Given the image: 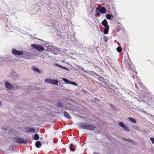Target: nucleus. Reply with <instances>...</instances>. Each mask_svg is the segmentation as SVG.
Segmentation results:
<instances>
[{
    "mask_svg": "<svg viewBox=\"0 0 154 154\" xmlns=\"http://www.w3.org/2000/svg\"><path fill=\"white\" fill-rule=\"evenodd\" d=\"M150 139L151 141H152V143H154V138L152 137H151L150 138Z\"/></svg>",
    "mask_w": 154,
    "mask_h": 154,
    "instance_id": "nucleus-25",
    "label": "nucleus"
},
{
    "mask_svg": "<svg viewBox=\"0 0 154 154\" xmlns=\"http://www.w3.org/2000/svg\"><path fill=\"white\" fill-rule=\"evenodd\" d=\"M53 84L55 85H58V81L56 80H54Z\"/></svg>",
    "mask_w": 154,
    "mask_h": 154,
    "instance_id": "nucleus-20",
    "label": "nucleus"
},
{
    "mask_svg": "<svg viewBox=\"0 0 154 154\" xmlns=\"http://www.w3.org/2000/svg\"><path fill=\"white\" fill-rule=\"evenodd\" d=\"M31 46L34 48L39 51H44V48L42 45L33 44Z\"/></svg>",
    "mask_w": 154,
    "mask_h": 154,
    "instance_id": "nucleus-2",
    "label": "nucleus"
},
{
    "mask_svg": "<svg viewBox=\"0 0 154 154\" xmlns=\"http://www.w3.org/2000/svg\"><path fill=\"white\" fill-rule=\"evenodd\" d=\"M105 29L103 30V33L104 34H106L108 33L109 29V26L105 27Z\"/></svg>",
    "mask_w": 154,
    "mask_h": 154,
    "instance_id": "nucleus-11",
    "label": "nucleus"
},
{
    "mask_svg": "<svg viewBox=\"0 0 154 154\" xmlns=\"http://www.w3.org/2000/svg\"><path fill=\"white\" fill-rule=\"evenodd\" d=\"M118 125L119 126L123 128V129L127 131H129V129L127 126L125 125L122 122H120L119 123Z\"/></svg>",
    "mask_w": 154,
    "mask_h": 154,
    "instance_id": "nucleus-5",
    "label": "nucleus"
},
{
    "mask_svg": "<svg viewBox=\"0 0 154 154\" xmlns=\"http://www.w3.org/2000/svg\"><path fill=\"white\" fill-rule=\"evenodd\" d=\"M126 140L128 141L129 142H130L131 141V140H129V139H128V140L126 139Z\"/></svg>",
    "mask_w": 154,
    "mask_h": 154,
    "instance_id": "nucleus-30",
    "label": "nucleus"
},
{
    "mask_svg": "<svg viewBox=\"0 0 154 154\" xmlns=\"http://www.w3.org/2000/svg\"><path fill=\"white\" fill-rule=\"evenodd\" d=\"M100 11L99 9L97 8L96 9V14L95 15V16L96 17H97V16H100Z\"/></svg>",
    "mask_w": 154,
    "mask_h": 154,
    "instance_id": "nucleus-15",
    "label": "nucleus"
},
{
    "mask_svg": "<svg viewBox=\"0 0 154 154\" xmlns=\"http://www.w3.org/2000/svg\"><path fill=\"white\" fill-rule=\"evenodd\" d=\"M116 50L119 53L121 52L122 51V49L121 47H118L117 48Z\"/></svg>",
    "mask_w": 154,
    "mask_h": 154,
    "instance_id": "nucleus-22",
    "label": "nucleus"
},
{
    "mask_svg": "<svg viewBox=\"0 0 154 154\" xmlns=\"http://www.w3.org/2000/svg\"><path fill=\"white\" fill-rule=\"evenodd\" d=\"M101 13L104 14L106 12V9L104 7H102L99 9Z\"/></svg>",
    "mask_w": 154,
    "mask_h": 154,
    "instance_id": "nucleus-8",
    "label": "nucleus"
},
{
    "mask_svg": "<svg viewBox=\"0 0 154 154\" xmlns=\"http://www.w3.org/2000/svg\"><path fill=\"white\" fill-rule=\"evenodd\" d=\"M60 106H61L62 105V104H61V103H60Z\"/></svg>",
    "mask_w": 154,
    "mask_h": 154,
    "instance_id": "nucleus-32",
    "label": "nucleus"
},
{
    "mask_svg": "<svg viewBox=\"0 0 154 154\" xmlns=\"http://www.w3.org/2000/svg\"><path fill=\"white\" fill-rule=\"evenodd\" d=\"M42 145V143L39 141H37L35 143V146L37 148L40 147Z\"/></svg>",
    "mask_w": 154,
    "mask_h": 154,
    "instance_id": "nucleus-10",
    "label": "nucleus"
},
{
    "mask_svg": "<svg viewBox=\"0 0 154 154\" xmlns=\"http://www.w3.org/2000/svg\"><path fill=\"white\" fill-rule=\"evenodd\" d=\"M39 138V135L37 134H35L34 136V139L35 140H38Z\"/></svg>",
    "mask_w": 154,
    "mask_h": 154,
    "instance_id": "nucleus-19",
    "label": "nucleus"
},
{
    "mask_svg": "<svg viewBox=\"0 0 154 154\" xmlns=\"http://www.w3.org/2000/svg\"><path fill=\"white\" fill-rule=\"evenodd\" d=\"M70 84L73 85H75V86H77V84L76 83H75V82H72L71 81V82H70Z\"/></svg>",
    "mask_w": 154,
    "mask_h": 154,
    "instance_id": "nucleus-23",
    "label": "nucleus"
},
{
    "mask_svg": "<svg viewBox=\"0 0 154 154\" xmlns=\"http://www.w3.org/2000/svg\"><path fill=\"white\" fill-rule=\"evenodd\" d=\"M81 128L88 130H93L96 128V127L87 124H82L80 125Z\"/></svg>",
    "mask_w": 154,
    "mask_h": 154,
    "instance_id": "nucleus-1",
    "label": "nucleus"
},
{
    "mask_svg": "<svg viewBox=\"0 0 154 154\" xmlns=\"http://www.w3.org/2000/svg\"><path fill=\"white\" fill-rule=\"evenodd\" d=\"M83 71L85 73H88V71L87 70H85L84 69V70H83Z\"/></svg>",
    "mask_w": 154,
    "mask_h": 154,
    "instance_id": "nucleus-28",
    "label": "nucleus"
},
{
    "mask_svg": "<svg viewBox=\"0 0 154 154\" xmlns=\"http://www.w3.org/2000/svg\"><path fill=\"white\" fill-rule=\"evenodd\" d=\"M63 113L64 116L67 118L70 119L71 118L70 115L67 112L65 111Z\"/></svg>",
    "mask_w": 154,
    "mask_h": 154,
    "instance_id": "nucleus-12",
    "label": "nucleus"
},
{
    "mask_svg": "<svg viewBox=\"0 0 154 154\" xmlns=\"http://www.w3.org/2000/svg\"><path fill=\"white\" fill-rule=\"evenodd\" d=\"M106 18L108 20H111V17L110 14H107L106 15Z\"/></svg>",
    "mask_w": 154,
    "mask_h": 154,
    "instance_id": "nucleus-21",
    "label": "nucleus"
},
{
    "mask_svg": "<svg viewBox=\"0 0 154 154\" xmlns=\"http://www.w3.org/2000/svg\"><path fill=\"white\" fill-rule=\"evenodd\" d=\"M32 69L33 71L37 72L39 73H41V71H40L38 68L35 67H33Z\"/></svg>",
    "mask_w": 154,
    "mask_h": 154,
    "instance_id": "nucleus-16",
    "label": "nucleus"
},
{
    "mask_svg": "<svg viewBox=\"0 0 154 154\" xmlns=\"http://www.w3.org/2000/svg\"><path fill=\"white\" fill-rule=\"evenodd\" d=\"M78 69L81 70V71H83V70H84V69L81 66L79 67Z\"/></svg>",
    "mask_w": 154,
    "mask_h": 154,
    "instance_id": "nucleus-26",
    "label": "nucleus"
},
{
    "mask_svg": "<svg viewBox=\"0 0 154 154\" xmlns=\"http://www.w3.org/2000/svg\"><path fill=\"white\" fill-rule=\"evenodd\" d=\"M63 80L64 81L65 83L66 84H70V82H71V81H69L68 80V79H65V78H63Z\"/></svg>",
    "mask_w": 154,
    "mask_h": 154,
    "instance_id": "nucleus-18",
    "label": "nucleus"
},
{
    "mask_svg": "<svg viewBox=\"0 0 154 154\" xmlns=\"http://www.w3.org/2000/svg\"><path fill=\"white\" fill-rule=\"evenodd\" d=\"M16 142L19 143H27V141L23 138H20L17 137L16 138Z\"/></svg>",
    "mask_w": 154,
    "mask_h": 154,
    "instance_id": "nucleus-3",
    "label": "nucleus"
},
{
    "mask_svg": "<svg viewBox=\"0 0 154 154\" xmlns=\"http://www.w3.org/2000/svg\"><path fill=\"white\" fill-rule=\"evenodd\" d=\"M103 40L105 42H107L108 40V38L106 36H104L103 37Z\"/></svg>",
    "mask_w": 154,
    "mask_h": 154,
    "instance_id": "nucleus-24",
    "label": "nucleus"
},
{
    "mask_svg": "<svg viewBox=\"0 0 154 154\" xmlns=\"http://www.w3.org/2000/svg\"><path fill=\"white\" fill-rule=\"evenodd\" d=\"M27 131L28 132L35 133V130L32 128H27Z\"/></svg>",
    "mask_w": 154,
    "mask_h": 154,
    "instance_id": "nucleus-14",
    "label": "nucleus"
},
{
    "mask_svg": "<svg viewBox=\"0 0 154 154\" xmlns=\"http://www.w3.org/2000/svg\"><path fill=\"white\" fill-rule=\"evenodd\" d=\"M70 150L72 151H74L75 150V148H72L71 146L70 147Z\"/></svg>",
    "mask_w": 154,
    "mask_h": 154,
    "instance_id": "nucleus-27",
    "label": "nucleus"
},
{
    "mask_svg": "<svg viewBox=\"0 0 154 154\" xmlns=\"http://www.w3.org/2000/svg\"><path fill=\"white\" fill-rule=\"evenodd\" d=\"M2 103L1 101H0V106H1L2 105Z\"/></svg>",
    "mask_w": 154,
    "mask_h": 154,
    "instance_id": "nucleus-29",
    "label": "nucleus"
},
{
    "mask_svg": "<svg viewBox=\"0 0 154 154\" xmlns=\"http://www.w3.org/2000/svg\"><path fill=\"white\" fill-rule=\"evenodd\" d=\"M12 53L15 55L20 56L23 55V52L22 51H17L15 49H13L12 50Z\"/></svg>",
    "mask_w": 154,
    "mask_h": 154,
    "instance_id": "nucleus-4",
    "label": "nucleus"
},
{
    "mask_svg": "<svg viewBox=\"0 0 154 154\" xmlns=\"http://www.w3.org/2000/svg\"><path fill=\"white\" fill-rule=\"evenodd\" d=\"M129 120L131 122H132L133 123H136V120L133 119L131 117H129L128 118Z\"/></svg>",
    "mask_w": 154,
    "mask_h": 154,
    "instance_id": "nucleus-17",
    "label": "nucleus"
},
{
    "mask_svg": "<svg viewBox=\"0 0 154 154\" xmlns=\"http://www.w3.org/2000/svg\"><path fill=\"white\" fill-rule=\"evenodd\" d=\"M133 72H134V73H135V74H137V72L136 71H135V72L134 71Z\"/></svg>",
    "mask_w": 154,
    "mask_h": 154,
    "instance_id": "nucleus-31",
    "label": "nucleus"
},
{
    "mask_svg": "<svg viewBox=\"0 0 154 154\" xmlns=\"http://www.w3.org/2000/svg\"><path fill=\"white\" fill-rule=\"evenodd\" d=\"M53 79H47L45 80V82L53 84Z\"/></svg>",
    "mask_w": 154,
    "mask_h": 154,
    "instance_id": "nucleus-13",
    "label": "nucleus"
},
{
    "mask_svg": "<svg viewBox=\"0 0 154 154\" xmlns=\"http://www.w3.org/2000/svg\"><path fill=\"white\" fill-rule=\"evenodd\" d=\"M55 66L58 67H59L60 68L66 70H69V69L66 67H64L63 66H61L60 65H59L57 64H55Z\"/></svg>",
    "mask_w": 154,
    "mask_h": 154,
    "instance_id": "nucleus-9",
    "label": "nucleus"
},
{
    "mask_svg": "<svg viewBox=\"0 0 154 154\" xmlns=\"http://www.w3.org/2000/svg\"><path fill=\"white\" fill-rule=\"evenodd\" d=\"M107 23V20L105 19H104L101 22V24L103 26H104L105 27L106 26H109L108 25Z\"/></svg>",
    "mask_w": 154,
    "mask_h": 154,
    "instance_id": "nucleus-7",
    "label": "nucleus"
},
{
    "mask_svg": "<svg viewBox=\"0 0 154 154\" xmlns=\"http://www.w3.org/2000/svg\"><path fill=\"white\" fill-rule=\"evenodd\" d=\"M6 87L8 89L10 90L13 89V85L10 83L7 82H5Z\"/></svg>",
    "mask_w": 154,
    "mask_h": 154,
    "instance_id": "nucleus-6",
    "label": "nucleus"
}]
</instances>
